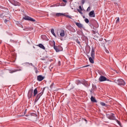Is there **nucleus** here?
<instances>
[{
    "instance_id": "1",
    "label": "nucleus",
    "mask_w": 127,
    "mask_h": 127,
    "mask_svg": "<svg viewBox=\"0 0 127 127\" xmlns=\"http://www.w3.org/2000/svg\"><path fill=\"white\" fill-rule=\"evenodd\" d=\"M45 90V88H41V92L37 95L36 98L35 99V101H38L39 99H40V97H41V96L43 95V93H44Z\"/></svg>"
},
{
    "instance_id": "2",
    "label": "nucleus",
    "mask_w": 127,
    "mask_h": 127,
    "mask_svg": "<svg viewBox=\"0 0 127 127\" xmlns=\"http://www.w3.org/2000/svg\"><path fill=\"white\" fill-rule=\"evenodd\" d=\"M114 81L116 84H118V85H119L120 86H124V85H126V82H125V81L122 79H119L117 80H115Z\"/></svg>"
},
{
    "instance_id": "3",
    "label": "nucleus",
    "mask_w": 127,
    "mask_h": 127,
    "mask_svg": "<svg viewBox=\"0 0 127 127\" xmlns=\"http://www.w3.org/2000/svg\"><path fill=\"white\" fill-rule=\"evenodd\" d=\"M106 116H107V118H108V119H109V120H116V117L113 113H111L110 114H106Z\"/></svg>"
},
{
    "instance_id": "4",
    "label": "nucleus",
    "mask_w": 127,
    "mask_h": 127,
    "mask_svg": "<svg viewBox=\"0 0 127 127\" xmlns=\"http://www.w3.org/2000/svg\"><path fill=\"white\" fill-rule=\"evenodd\" d=\"M99 80L100 82H104L105 81H110V80L109 79H107V77L101 75L99 78Z\"/></svg>"
},
{
    "instance_id": "5",
    "label": "nucleus",
    "mask_w": 127,
    "mask_h": 127,
    "mask_svg": "<svg viewBox=\"0 0 127 127\" xmlns=\"http://www.w3.org/2000/svg\"><path fill=\"white\" fill-rule=\"evenodd\" d=\"M23 19H25V20H30V21H33L34 22H35V19L28 16L24 17Z\"/></svg>"
},
{
    "instance_id": "6",
    "label": "nucleus",
    "mask_w": 127,
    "mask_h": 127,
    "mask_svg": "<svg viewBox=\"0 0 127 127\" xmlns=\"http://www.w3.org/2000/svg\"><path fill=\"white\" fill-rule=\"evenodd\" d=\"M91 56L93 58V59H95V49H94V48H92Z\"/></svg>"
},
{
    "instance_id": "7",
    "label": "nucleus",
    "mask_w": 127,
    "mask_h": 127,
    "mask_svg": "<svg viewBox=\"0 0 127 127\" xmlns=\"http://www.w3.org/2000/svg\"><path fill=\"white\" fill-rule=\"evenodd\" d=\"M37 80L39 82H41V81L44 80V77L42 76V75H38L37 76Z\"/></svg>"
},
{
    "instance_id": "8",
    "label": "nucleus",
    "mask_w": 127,
    "mask_h": 127,
    "mask_svg": "<svg viewBox=\"0 0 127 127\" xmlns=\"http://www.w3.org/2000/svg\"><path fill=\"white\" fill-rule=\"evenodd\" d=\"M89 15L90 17H95V11L94 10L90 11Z\"/></svg>"
},
{
    "instance_id": "9",
    "label": "nucleus",
    "mask_w": 127,
    "mask_h": 127,
    "mask_svg": "<svg viewBox=\"0 0 127 127\" xmlns=\"http://www.w3.org/2000/svg\"><path fill=\"white\" fill-rule=\"evenodd\" d=\"M75 25L77 26L79 28H83V24L80 23L75 22Z\"/></svg>"
},
{
    "instance_id": "10",
    "label": "nucleus",
    "mask_w": 127,
    "mask_h": 127,
    "mask_svg": "<svg viewBox=\"0 0 127 127\" xmlns=\"http://www.w3.org/2000/svg\"><path fill=\"white\" fill-rule=\"evenodd\" d=\"M90 100L92 103H97V100L93 96H91Z\"/></svg>"
},
{
    "instance_id": "11",
    "label": "nucleus",
    "mask_w": 127,
    "mask_h": 127,
    "mask_svg": "<svg viewBox=\"0 0 127 127\" xmlns=\"http://www.w3.org/2000/svg\"><path fill=\"white\" fill-rule=\"evenodd\" d=\"M60 36L63 37L65 35V31L64 30H62L60 32Z\"/></svg>"
},
{
    "instance_id": "12",
    "label": "nucleus",
    "mask_w": 127,
    "mask_h": 127,
    "mask_svg": "<svg viewBox=\"0 0 127 127\" xmlns=\"http://www.w3.org/2000/svg\"><path fill=\"white\" fill-rule=\"evenodd\" d=\"M38 93V90H37V88H35L34 90V92H33L34 97H35L36 95H37Z\"/></svg>"
},
{
    "instance_id": "13",
    "label": "nucleus",
    "mask_w": 127,
    "mask_h": 127,
    "mask_svg": "<svg viewBox=\"0 0 127 127\" xmlns=\"http://www.w3.org/2000/svg\"><path fill=\"white\" fill-rule=\"evenodd\" d=\"M12 4H13V5H20V4L19 3V2H17V1H14L12 2Z\"/></svg>"
},
{
    "instance_id": "14",
    "label": "nucleus",
    "mask_w": 127,
    "mask_h": 127,
    "mask_svg": "<svg viewBox=\"0 0 127 127\" xmlns=\"http://www.w3.org/2000/svg\"><path fill=\"white\" fill-rule=\"evenodd\" d=\"M33 93V91L31 90H30V91H29L28 93V97H30V98L31 97V96H32V94Z\"/></svg>"
},
{
    "instance_id": "15",
    "label": "nucleus",
    "mask_w": 127,
    "mask_h": 127,
    "mask_svg": "<svg viewBox=\"0 0 127 127\" xmlns=\"http://www.w3.org/2000/svg\"><path fill=\"white\" fill-rule=\"evenodd\" d=\"M55 6H60V3H58L50 6V7H54Z\"/></svg>"
},
{
    "instance_id": "16",
    "label": "nucleus",
    "mask_w": 127,
    "mask_h": 127,
    "mask_svg": "<svg viewBox=\"0 0 127 127\" xmlns=\"http://www.w3.org/2000/svg\"><path fill=\"white\" fill-rule=\"evenodd\" d=\"M56 16H58V17H59V16H62V15H65L62 13H57L56 14Z\"/></svg>"
},
{
    "instance_id": "17",
    "label": "nucleus",
    "mask_w": 127,
    "mask_h": 127,
    "mask_svg": "<svg viewBox=\"0 0 127 127\" xmlns=\"http://www.w3.org/2000/svg\"><path fill=\"white\" fill-rule=\"evenodd\" d=\"M39 47H40V48H41L42 49H45V47H44V46H43V45H42V44H40L38 45Z\"/></svg>"
},
{
    "instance_id": "18",
    "label": "nucleus",
    "mask_w": 127,
    "mask_h": 127,
    "mask_svg": "<svg viewBox=\"0 0 127 127\" xmlns=\"http://www.w3.org/2000/svg\"><path fill=\"white\" fill-rule=\"evenodd\" d=\"M51 32L52 34H53V35H54V36L56 37V34H55V33L54 32V30L53 29H52L51 30Z\"/></svg>"
},
{
    "instance_id": "19",
    "label": "nucleus",
    "mask_w": 127,
    "mask_h": 127,
    "mask_svg": "<svg viewBox=\"0 0 127 127\" xmlns=\"http://www.w3.org/2000/svg\"><path fill=\"white\" fill-rule=\"evenodd\" d=\"M89 62H90V63H92V64H93L94 63V59H93L92 58L90 57L89 58Z\"/></svg>"
},
{
    "instance_id": "20",
    "label": "nucleus",
    "mask_w": 127,
    "mask_h": 127,
    "mask_svg": "<svg viewBox=\"0 0 127 127\" xmlns=\"http://www.w3.org/2000/svg\"><path fill=\"white\" fill-rule=\"evenodd\" d=\"M54 48L55 50H56V52H59L60 50L59 49H58V47H57V46H54Z\"/></svg>"
},
{
    "instance_id": "21",
    "label": "nucleus",
    "mask_w": 127,
    "mask_h": 127,
    "mask_svg": "<svg viewBox=\"0 0 127 127\" xmlns=\"http://www.w3.org/2000/svg\"><path fill=\"white\" fill-rule=\"evenodd\" d=\"M33 29V28L31 27H26L25 29H24V30H32Z\"/></svg>"
},
{
    "instance_id": "22",
    "label": "nucleus",
    "mask_w": 127,
    "mask_h": 127,
    "mask_svg": "<svg viewBox=\"0 0 127 127\" xmlns=\"http://www.w3.org/2000/svg\"><path fill=\"white\" fill-rule=\"evenodd\" d=\"M83 84L84 85V86H85V87H88L89 86V84H88V83H87V82H83Z\"/></svg>"
},
{
    "instance_id": "23",
    "label": "nucleus",
    "mask_w": 127,
    "mask_h": 127,
    "mask_svg": "<svg viewBox=\"0 0 127 127\" xmlns=\"http://www.w3.org/2000/svg\"><path fill=\"white\" fill-rule=\"evenodd\" d=\"M66 5L65 3L62 2V3L60 4V6H65Z\"/></svg>"
},
{
    "instance_id": "24",
    "label": "nucleus",
    "mask_w": 127,
    "mask_h": 127,
    "mask_svg": "<svg viewBox=\"0 0 127 127\" xmlns=\"http://www.w3.org/2000/svg\"><path fill=\"white\" fill-rule=\"evenodd\" d=\"M83 10H81V9H77V11L80 13V14H83V12H82V11Z\"/></svg>"
},
{
    "instance_id": "25",
    "label": "nucleus",
    "mask_w": 127,
    "mask_h": 127,
    "mask_svg": "<svg viewBox=\"0 0 127 127\" xmlns=\"http://www.w3.org/2000/svg\"><path fill=\"white\" fill-rule=\"evenodd\" d=\"M31 116H33V117H37V114H35V113H32L31 114Z\"/></svg>"
},
{
    "instance_id": "26",
    "label": "nucleus",
    "mask_w": 127,
    "mask_h": 127,
    "mask_svg": "<svg viewBox=\"0 0 127 127\" xmlns=\"http://www.w3.org/2000/svg\"><path fill=\"white\" fill-rule=\"evenodd\" d=\"M84 21L86 22V23H89V19L85 18Z\"/></svg>"
},
{
    "instance_id": "27",
    "label": "nucleus",
    "mask_w": 127,
    "mask_h": 127,
    "mask_svg": "<svg viewBox=\"0 0 127 127\" xmlns=\"http://www.w3.org/2000/svg\"><path fill=\"white\" fill-rule=\"evenodd\" d=\"M81 82H80V80H77L76 81V83L77 84V85H79V84H80Z\"/></svg>"
},
{
    "instance_id": "28",
    "label": "nucleus",
    "mask_w": 127,
    "mask_h": 127,
    "mask_svg": "<svg viewBox=\"0 0 127 127\" xmlns=\"http://www.w3.org/2000/svg\"><path fill=\"white\" fill-rule=\"evenodd\" d=\"M100 105H101V106H106V103H105L104 102H101Z\"/></svg>"
},
{
    "instance_id": "29",
    "label": "nucleus",
    "mask_w": 127,
    "mask_h": 127,
    "mask_svg": "<svg viewBox=\"0 0 127 127\" xmlns=\"http://www.w3.org/2000/svg\"><path fill=\"white\" fill-rule=\"evenodd\" d=\"M65 16H66V17H67L68 18H72L71 17V16H69V15H65Z\"/></svg>"
},
{
    "instance_id": "30",
    "label": "nucleus",
    "mask_w": 127,
    "mask_h": 127,
    "mask_svg": "<svg viewBox=\"0 0 127 127\" xmlns=\"http://www.w3.org/2000/svg\"><path fill=\"white\" fill-rule=\"evenodd\" d=\"M76 43H78V44L80 45V41L79 40H76Z\"/></svg>"
},
{
    "instance_id": "31",
    "label": "nucleus",
    "mask_w": 127,
    "mask_h": 127,
    "mask_svg": "<svg viewBox=\"0 0 127 127\" xmlns=\"http://www.w3.org/2000/svg\"><path fill=\"white\" fill-rule=\"evenodd\" d=\"M120 22V18H118L117 20H116V22Z\"/></svg>"
},
{
    "instance_id": "32",
    "label": "nucleus",
    "mask_w": 127,
    "mask_h": 127,
    "mask_svg": "<svg viewBox=\"0 0 127 127\" xmlns=\"http://www.w3.org/2000/svg\"><path fill=\"white\" fill-rule=\"evenodd\" d=\"M7 21H8V20L7 19H5L4 20V23H6V22H7Z\"/></svg>"
},
{
    "instance_id": "33",
    "label": "nucleus",
    "mask_w": 127,
    "mask_h": 127,
    "mask_svg": "<svg viewBox=\"0 0 127 127\" xmlns=\"http://www.w3.org/2000/svg\"><path fill=\"white\" fill-rule=\"evenodd\" d=\"M82 4H84L85 3V0H82Z\"/></svg>"
},
{
    "instance_id": "34",
    "label": "nucleus",
    "mask_w": 127,
    "mask_h": 127,
    "mask_svg": "<svg viewBox=\"0 0 127 127\" xmlns=\"http://www.w3.org/2000/svg\"><path fill=\"white\" fill-rule=\"evenodd\" d=\"M63 1H64V2H65V3H67V0H63Z\"/></svg>"
},
{
    "instance_id": "35",
    "label": "nucleus",
    "mask_w": 127,
    "mask_h": 127,
    "mask_svg": "<svg viewBox=\"0 0 127 127\" xmlns=\"http://www.w3.org/2000/svg\"><path fill=\"white\" fill-rule=\"evenodd\" d=\"M79 9L83 10V9H82V6H81V5L79 6Z\"/></svg>"
},
{
    "instance_id": "36",
    "label": "nucleus",
    "mask_w": 127,
    "mask_h": 127,
    "mask_svg": "<svg viewBox=\"0 0 127 127\" xmlns=\"http://www.w3.org/2000/svg\"><path fill=\"white\" fill-rule=\"evenodd\" d=\"M90 9H91V8L90 7H88L87 9V11H89V10H90Z\"/></svg>"
},
{
    "instance_id": "37",
    "label": "nucleus",
    "mask_w": 127,
    "mask_h": 127,
    "mask_svg": "<svg viewBox=\"0 0 127 127\" xmlns=\"http://www.w3.org/2000/svg\"><path fill=\"white\" fill-rule=\"evenodd\" d=\"M18 71V70H14V71H13V72H12V73H13V72H16V71Z\"/></svg>"
},
{
    "instance_id": "38",
    "label": "nucleus",
    "mask_w": 127,
    "mask_h": 127,
    "mask_svg": "<svg viewBox=\"0 0 127 127\" xmlns=\"http://www.w3.org/2000/svg\"><path fill=\"white\" fill-rule=\"evenodd\" d=\"M116 122L119 124V125H120V122L118 120H116Z\"/></svg>"
},
{
    "instance_id": "39",
    "label": "nucleus",
    "mask_w": 127,
    "mask_h": 127,
    "mask_svg": "<svg viewBox=\"0 0 127 127\" xmlns=\"http://www.w3.org/2000/svg\"><path fill=\"white\" fill-rule=\"evenodd\" d=\"M93 88H96V86H93Z\"/></svg>"
},
{
    "instance_id": "40",
    "label": "nucleus",
    "mask_w": 127,
    "mask_h": 127,
    "mask_svg": "<svg viewBox=\"0 0 127 127\" xmlns=\"http://www.w3.org/2000/svg\"><path fill=\"white\" fill-rule=\"evenodd\" d=\"M107 53H109V51H106Z\"/></svg>"
},
{
    "instance_id": "41",
    "label": "nucleus",
    "mask_w": 127,
    "mask_h": 127,
    "mask_svg": "<svg viewBox=\"0 0 127 127\" xmlns=\"http://www.w3.org/2000/svg\"><path fill=\"white\" fill-rule=\"evenodd\" d=\"M30 65H31V66H32V64H30Z\"/></svg>"
},
{
    "instance_id": "42",
    "label": "nucleus",
    "mask_w": 127,
    "mask_h": 127,
    "mask_svg": "<svg viewBox=\"0 0 127 127\" xmlns=\"http://www.w3.org/2000/svg\"><path fill=\"white\" fill-rule=\"evenodd\" d=\"M0 8H1V6H0Z\"/></svg>"
},
{
    "instance_id": "43",
    "label": "nucleus",
    "mask_w": 127,
    "mask_h": 127,
    "mask_svg": "<svg viewBox=\"0 0 127 127\" xmlns=\"http://www.w3.org/2000/svg\"><path fill=\"white\" fill-rule=\"evenodd\" d=\"M83 18H85V16H83Z\"/></svg>"
},
{
    "instance_id": "44",
    "label": "nucleus",
    "mask_w": 127,
    "mask_h": 127,
    "mask_svg": "<svg viewBox=\"0 0 127 127\" xmlns=\"http://www.w3.org/2000/svg\"><path fill=\"white\" fill-rule=\"evenodd\" d=\"M21 70H20H20H18V71H21Z\"/></svg>"
}]
</instances>
